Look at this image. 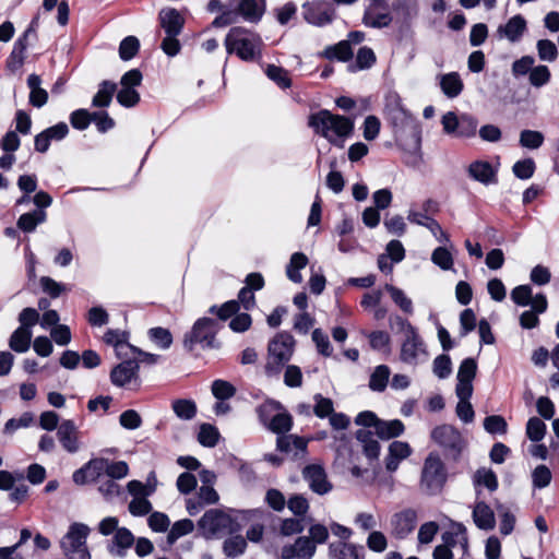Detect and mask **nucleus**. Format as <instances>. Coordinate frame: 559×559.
Listing matches in <instances>:
<instances>
[{"mask_svg": "<svg viewBox=\"0 0 559 559\" xmlns=\"http://www.w3.org/2000/svg\"><path fill=\"white\" fill-rule=\"evenodd\" d=\"M309 126L330 143L340 146L354 130V122L349 118L334 115L326 109L312 114L309 117Z\"/></svg>", "mask_w": 559, "mask_h": 559, "instance_id": "obj_1", "label": "nucleus"}, {"mask_svg": "<svg viewBox=\"0 0 559 559\" xmlns=\"http://www.w3.org/2000/svg\"><path fill=\"white\" fill-rule=\"evenodd\" d=\"M224 44L228 55L235 53L242 61H258L262 57V38L247 28H230Z\"/></svg>", "mask_w": 559, "mask_h": 559, "instance_id": "obj_2", "label": "nucleus"}, {"mask_svg": "<svg viewBox=\"0 0 559 559\" xmlns=\"http://www.w3.org/2000/svg\"><path fill=\"white\" fill-rule=\"evenodd\" d=\"M384 114L394 126L397 136H402L408 130L415 138L416 143L419 142L420 130L418 123L412 114L404 108L402 98L396 92H389L385 95Z\"/></svg>", "mask_w": 559, "mask_h": 559, "instance_id": "obj_3", "label": "nucleus"}, {"mask_svg": "<svg viewBox=\"0 0 559 559\" xmlns=\"http://www.w3.org/2000/svg\"><path fill=\"white\" fill-rule=\"evenodd\" d=\"M265 8V0H239L235 10L226 9L214 19L212 25L224 27L237 23L239 17L249 23H257L262 19Z\"/></svg>", "mask_w": 559, "mask_h": 559, "instance_id": "obj_4", "label": "nucleus"}, {"mask_svg": "<svg viewBox=\"0 0 559 559\" xmlns=\"http://www.w3.org/2000/svg\"><path fill=\"white\" fill-rule=\"evenodd\" d=\"M295 349L293 335L286 332L276 334L267 346V362L265 372L269 376L277 374L281 368L290 360Z\"/></svg>", "mask_w": 559, "mask_h": 559, "instance_id": "obj_5", "label": "nucleus"}, {"mask_svg": "<svg viewBox=\"0 0 559 559\" xmlns=\"http://www.w3.org/2000/svg\"><path fill=\"white\" fill-rule=\"evenodd\" d=\"M396 323L404 333V341L401 346V359L409 365H417L427 358L424 343L416 329L405 319L397 317Z\"/></svg>", "mask_w": 559, "mask_h": 559, "instance_id": "obj_6", "label": "nucleus"}, {"mask_svg": "<svg viewBox=\"0 0 559 559\" xmlns=\"http://www.w3.org/2000/svg\"><path fill=\"white\" fill-rule=\"evenodd\" d=\"M431 440L440 447L445 455L457 460L466 448L467 441L453 426L443 424L435 427L430 432Z\"/></svg>", "mask_w": 559, "mask_h": 559, "instance_id": "obj_7", "label": "nucleus"}, {"mask_svg": "<svg viewBox=\"0 0 559 559\" xmlns=\"http://www.w3.org/2000/svg\"><path fill=\"white\" fill-rule=\"evenodd\" d=\"M90 527L82 523H73L61 539V548L68 559H91L86 546Z\"/></svg>", "mask_w": 559, "mask_h": 559, "instance_id": "obj_8", "label": "nucleus"}, {"mask_svg": "<svg viewBox=\"0 0 559 559\" xmlns=\"http://www.w3.org/2000/svg\"><path fill=\"white\" fill-rule=\"evenodd\" d=\"M198 524L205 538H218L237 531L234 520L225 512L216 509L206 511Z\"/></svg>", "mask_w": 559, "mask_h": 559, "instance_id": "obj_9", "label": "nucleus"}, {"mask_svg": "<svg viewBox=\"0 0 559 559\" xmlns=\"http://www.w3.org/2000/svg\"><path fill=\"white\" fill-rule=\"evenodd\" d=\"M447 481L445 466L437 453H429L421 472V486L431 495L439 492Z\"/></svg>", "mask_w": 559, "mask_h": 559, "instance_id": "obj_10", "label": "nucleus"}, {"mask_svg": "<svg viewBox=\"0 0 559 559\" xmlns=\"http://www.w3.org/2000/svg\"><path fill=\"white\" fill-rule=\"evenodd\" d=\"M217 330L218 325L213 319L201 318L197 320L191 331L185 335V347L189 350H192L197 344H200L203 348L213 347Z\"/></svg>", "mask_w": 559, "mask_h": 559, "instance_id": "obj_11", "label": "nucleus"}, {"mask_svg": "<svg viewBox=\"0 0 559 559\" xmlns=\"http://www.w3.org/2000/svg\"><path fill=\"white\" fill-rule=\"evenodd\" d=\"M281 404L274 401L263 403L259 407L261 420L267 425V428L275 433H285L290 430L293 420L286 412H280Z\"/></svg>", "mask_w": 559, "mask_h": 559, "instance_id": "obj_12", "label": "nucleus"}, {"mask_svg": "<svg viewBox=\"0 0 559 559\" xmlns=\"http://www.w3.org/2000/svg\"><path fill=\"white\" fill-rule=\"evenodd\" d=\"M417 512L413 509H404L394 513L390 519L391 535L397 539L406 538L416 527Z\"/></svg>", "mask_w": 559, "mask_h": 559, "instance_id": "obj_13", "label": "nucleus"}, {"mask_svg": "<svg viewBox=\"0 0 559 559\" xmlns=\"http://www.w3.org/2000/svg\"><path fill=\"white\" fill-rule=\"evenodd\" d=\"M302 476L309 488L322 496L332 490V484L328 480L326 473L321 465L311 464L304 468Z\"/></svg>", "mask_w": 559, "mask_h": 559, "instance_id": "obj_14", "label": "nucleus"}, {"mask_svg": "<svg viewBox=\"0 0 559 559\" xmlns=\"http://www.w3.org/2000/svg\"><path fill=\"white\" fill-rule=\"evenodd\" d=\"M527 29V22L521 15L516 14L509 19L507 23L501 24L497 28L499 39H507L511 44L519 43Z\"/></svg>", "mask_w": 559, "mask_h": 559, "instance_id": "obj_15", "label": "nucleus"}, {"mask_svg": "<svg viewBox=\"0 0 559 559\" xmlns=\"http://www.w3.org/2000/svg\"><path fill=\"white\" fill-rule=\"evenodd\" d=\"M69 133V127L66 122H59L49 127L35 136V150L39 153H46L51 141H61Z\"/></svg>", "mask_w": 559, "mask_h": 559, "instance_id": "obj_16", "label": "nucleus"}, {"mask_svg": "<svg viewBox=\"0 0 559 559\" xmlns=\"http://www.w3.org/2000/svg\"><path fill=\"white\" fill-rule=\"evenodd\" d=\"M391 21L392 17L386 5L380 0H374L364 15L365 25L374 28L385 27Z\"/></svg>", "mask_w": 559, "mask_h": 559, "instance_id": "obj_17", "label": "nucleus"}, {"mask_svg": "<svg viewBox=\"0 0 559 559\" xmlns=\"http://www.w3.org/2000/svg\"><path fill=\"white\" fill-rule=\"evenodd\" d=\"M316 552V545L306 536L298 537L293 545L282 549L283 559H311Z\"/></svg>", "mask_w": 559, "mask_h": 559, "instance_id": "obj_18", "label": "nucleus"}, {"mask_svg": "<svg viewBox=\"0 0 559 559\" xmlns=\"http://www.w3.org/2000/svg\"><path fill=\"white\" fill-rule=\"evenodd\" d=\"M442 543L451 550L460 548L464 556L468 545L465 526L461 523H452L450 530L442 534Z\"/></svg>", "mask_w": 559, "mask_h": 559, "instance_id": "obj_19", "label": "nucleus"}, {"mask_svg": "<svg viewBox=\"0 0 559 559\" xmlns=\"http://www.w3.org/2000/svg\"><path fill=\"white\" fill-rule=\"evenodd\" d=\"M57 436L62 448L69 453H75L80 449L79 431L74 421L64 420L58 427Z\"/></svg>", "mask_w": 559, "mask_h": 559, "instance_id": "obj_20", "label": "nucleus"}, {"mask_svg": "<svg viewBox=\"0 0 559 559\" xmlns=\"http://www.w3.org/2000/svg\"><path fill=\"white\" fill-rule=\"evenodd\" d=\"M139 365L132 360H126L116 366L110 372V380L116 386H124L136 378Z\"/></svg>", "mask_w": 559, "mask_h": 559, "instance_id": "obj_21", "label": "nucleus"}, {"mask_svg": "<svg viewBox=\"0 0 559 559\" xmlns=\"http://www.w3.org/2000/svg\"><path fill=\"white\" fill-rule=\"evenodd\" d=\"M412 454V448L407 442L393 441L389 445V453L385 457V467L389 472H395L400 463Z\"/></svg>", "mask_w": 559, "mask_h": 559, "instance_id": "obj_22", "label": "nucleus"}, {"mask_svg": "<svg viewBox=\"0 0 559 559\" xmlns=\"http://www.w3.org/2000/svg\"><path fill=\"white\" fill-rule=\"evenodd\" d=\"M159 22L166 34H180L185 19L176 9L166 8L159 12Z\"/></svg>", "mask_w": 559, "mask_h": 559, "instance_id": "obj_23", "label": "nucleus"}, {"mask_svg": "<svg viewBox=\"0 0 559 559\" xmlns=\"http://www.w3.org/2000/svg\"><path fill=\"white\" fill-rule=\"evenodd\" d=\"M305 20L316 26H323L332 21L331 15L320 2H309L304 4Z\"/></svg>", "mask_w": 559, "mask_h": 559, "instance_id": "obj_24", "label": "nucleus"}, {"mask_svg": "<svg viewBox=\"0 0 559 559\" xmlns=\"http://www.w3.org/2000/svg\"><path fill=\"white\" fill-rule=\"evenodd\" d=\"M439 85L442 93L449 98L457 97L464 87L463 81L457 72H450L439 76Z\"/></svg>", "mask_w": 559, "mask_h": 559, "instance_id": "obj_25", "label": "nucleus"}, {"mask_svg": "<svg viewBox=\"0 0 559 559\" xmlns=\"http://www.w3.org/2000/svg\"><path fill=\"white\" fill-rule=\"evenodd\" d=\"M468 175L484 185H489L496 180L495 169L490 163L485 160L473 162L468 167Z\"/></svg>", "mask_w": 559, "mask_h": 559, "instance_id": "obj_26", "label": "nucleus"}, {"mask_svg": "<svg viewBox=\"0 0 559 559\" xmlns=\"http://www.w3.org/2000/svg\"><path fill=\"white\" fill-rule=\"evenodd\" d=\"M473 520L480 530H492L495 527V514L491 508L485 502H477L473 510Z\"/></svg>", "mask_w": 559, "mask_h": 559, "instance_id": "obj_27", "label": "nucleus"}, {"mask_svg": "<svg viewBox=\"0 0 559 559\" xmlns=\"http://www.w3.org/2000/svg\"><path fill=\"white\" fill-rule=\"evenodd\" d=\"M307 441L297 436H281L277 438V449L282 452L299 455L306 451Z\"/></svg>", "mask_w": 559, "mask_h": 559, "instance_id": "obj_28", "label": "nucleus"}, {"mask_svg": "<svg viewBox=\"0 0 559 559\" xmlns=\"http://www.w3.org/2000/svg\"><path fill=\"white\" fill-rule=\"evenodd\" d=\"M41 80L37 74L27 78V85L31 90L29 103L37 108L43 107L48 100V93L40 87Z\"/></svg>", "mask_w": 559, "mask_h": 559, "instance_id": "obj_29", "label": "nucleus"}, {"mask_svg": "<svg viewBox=\"0 0 559 559\" xmlns=\"http://www.w3.org/2000/svg\"><path fill=\"white\" fill-rule=\"evenodd\" d=\"M360 546L349 543H334L330 545V556L332 559H359Z\"/></svg>", "mask_w": 559, "mask_h": 559, "instance_id": "obj_30", "label": "nucleus"}, {"mask_svg": "<svg viewBox=\"0 0 559 559\" xmlns=\"http://www.w3.org/2000/svg\"><path fill=\"white\" fill-rule=\"evenodd\" d=\"M404 424L400 419L379 420L377 424L376 433L380 439H392L401 436L404 432Z\"/></svg>", "mask_w": 559, "mask_h": 559, "instance_id": "obj_31", "label": "nucleus"}, {"mask_svg": "<svg viewBox=\"0 0 559 559\" xmlns=\"http://www.w3.org/2000/svg\"><path fill=\"white\" fill-rule=\"evenodd\" d=\"M356 437L357 440L362 444L365 455L369 460L378 459L380 454V444L378 440L374 439L373 435L366 429H359L356 433Z\"/></svg>", "mask_w": 559, "mask_h": 559, "instance_id": "obj_32", "label": "nucleus"}, {"mask_svg": "<svg viewBox=\"0 0 559 559\" xmlns=\"http://www.w3.org/2000/svg\"><path fill=\"white\" fill-rule=\"evenodd\" d=\"M32 336V330L17 328L10 336L9 346L15 353H25L31 346Z\"/></svg>", "mask_w": 559, "mask_h": 559, "instance_id": "obj_33", "label": "nucleus"}, {"mask_svg": "<svg viewBox=\"0 0 559 559\" xmlns=\"http://www.w3.org/2000/svg\"><path fill=\"white\" fill-rule=\"evenodd\" d=\"M308 264V258L302 252H295L292 254L289 263L286 266V275L288 280L294 283H301L302 276L300 270L305 269Z\"/></svg>", "mask_w": 559, "mask_h": 559, "instance_id": "obj_34", "label": "nucleus"}, {"mask_svg": "<svg viewBox=\"0 0 559 559\" xmlns=\"http://www.w3.org/2000/svg\"><path fill=\"white\" fill-rule=\"evenodd\" d=\"M47 214L43 210L24 213L17 219V227L24 233H32L46 221Z\"/></svg>", "mask_w": 559, "mask_h": 559, "instance_id": "obj_35", "label": "nucleus"}, {"mask_svg": "<svg viewBox=\"0 0 559 559\" xmlns=\"http://www.w3.org/2000/svg\"><path fill=\"white\" fill-rule=\"evenodd\" d=\"M171 408L181 420H191L197 415V405L192 400L178 399L173 401Z\"/></svg>", "mask_w": 559, "mask_h": 559, "instance_id": "obj_36", "label": "nucleus"}, {"mask_svg": "<svg viewBox=\"0 0 559 559\" xmlns=\"http://www.w3.org/2000/svg\"><path fill=\"white\" fill-rule=\"evenodd\" d=\"M384 289L390 294L394 304L405 313L413 314L414 307L413 301L406 294L393 285L386 284Z\"/></svg>", "mask_w": 559, "mask_h": 559, "instance_id": "obj_37", "label": "nucleus"}, {"mask_svg": "<svg viewBox=\"0 0 559 559\" xmlns=\"http://www.w3.org/2000/svg\"><path fill=\"white\" fill-rule=\"evenodd\" d=\"M390 378V369L385 365H380L376 367L373 372L370 376L369 388L372 391L382 392L389 382Z\"/></svg>", "mask_w": 559, "mask_h": 559, "instance_id": "obj_38", "label": "nucleus"}, {"mask_svg": "<svg viewBox=\"0 0 559 559\" xmlns=\"http://www.w3.org/2000/svg\"><path fill=\"white\" fill-rule=\"evenodd\" d=\"M117 85L109 81H104L98 92L93 97L92 104L95 107H107L111 103L112 95Z\"/></svg>", "mask_w": 559, "mask_h": 559, "instance_id": "obj_39", "label": "nucleus"}, {"mask_svg": "<svg viewBox=\"0 0 559 559\" xmlns=\"http://www.w3.org/2000/svg\"><path fill=\"white\" fill-rule=\"evenodd\" d=\"M266 76L277 84L281 88H288L292 85L287 70L275 64H267L265 68Z\"/></svg>", "mask_w": 559, "mask_h": 559, "instance_id": "obj_40", "label": "nucleus"}, {"mask_svg": "<svg viewBox=\"0 0 559 559\" xmlns=\"http://www.w3.org/2000/svg\"><path fill=\"white\" fill-rule=\"evenodd\" d=\"M219 432L216 427L211 424H202L198 435V441L207 448H213L217 444Z\"/></svg>", "mask_w": 559, "mask_h": 559, "instance_id": "obj_41", "label": "nucleus"}, {"mask_svg": "<svg viewBox=\"0 0 559 559\" xmlns=\"http://www.w3.org/2000/svg\"><path fill=\"white\" fill-rule=\"evenodd\" d=\"M194 528V524L189 519L177 521L167 535V542L173 545L180 537L190 534Z\"/></svg>", "mask_w": 559, "mask_h": 559, "instance_id": "obj_42", "label": "nucleus"}, {"mask_svg": "<svg viewBox=\"0 0 559 559\" xmlns=\"http://www.w3.org/2000/svg\"><path fill=\"white\" fill-rule=\"evenodd\" d=\"M520 145L528 150H537L544 143V134L535 130H523L520 133Z\"/></svg>", "mask_w": 559, "mask_h": 559, "instance_id": "obj_43", "label": "nucleus"}, {"mask_svg": "<svg viewBox=\"0 0 559 559\" xmlns=\"http://www.w3.org/2000/svg\"><path fill=\"white\" fill-rule=\"evenodd\" d=\"M324 55L329 59H337L340 61H347L353 56L350 44L346 40L340 41L335 46L328 47Z\"/></svg>", "mask_w": 559, "mask_h": 559, "instance_id": "obj_44", "label": "nucleus"}, {"mask_svg": "<svg viewBox=\"0 0 559 559\" xmlns=\"http://www.w3.org/2000/svg\"><path fill=\"white\" fill-rule=\"evenodd\" d=\"M551 471L546 465H537L532 472V485L534 489H543L550 485Z\"/></svg>", "mask_w": 559, "mask_h": 559, "instance_id": "obj_45", "label": "nucleus"}, {"mask_svg": "<svg viewBox=\"0 0 559 559\" xmlns=\"http://www.w3.org/2000/svg\"><path fill=\"white\" fill-rule=\"evenodd\" d=\"M536 49L542 61L554 62L558 58L557 46L550 39L537 40Z\"/></svg>", "mask_w": 559, "mask_h": 559, "instance_id": "obj_46", "label": "nucleus"}, {"mask_svg": "<svg viewBox=\"0 0 559 559\" xmlns=\"http://www.w3.org/2000/svg\"><path fill=\"white\" fill-rule=\"evenodd\" d=\"M474 483L476 485H483L490 491H495L498 488V479L492 469L481 467L476 471L474 475Z\"/></svg>", "mask_w": 559, "mask_h": 559, "instance_id": "obj_47", "label": "nucleus"}, {"mask_svg": "<svg viewBox=\"0 0 559 559\" xmlns=\"http://www.w3.org/2000/svg\"><path fill=\"white\" fill-rule=\"evenodd\" d=\"M247 542L241 535H233L224 542V552L228 557H237L245 552Z\"/></svg>", "mask_w": 559, "mask_h": 559, "instance_id": "obj_48", "label": "nucleus"}, {"mask_svg": "<svg viewBox=\"0 0 559 559\" xmlns=\"http://www.w3.org/2000/svg\"><path fill=\"white\" fill-rule=\"evenodd\" d=\"M431 261L443 271L451 270L454 264L452 253L444 247H438L432 251Z\"/></svg>", "mask_w": 559, "mask_h": 559, "instance_id": "obj_49", "label": "nucleus"}, {"mask_svg": "<svg viewBox=\"0 0 559 559\" xmlns=\"http://www.w3.org/2000/svg\"><path fill=\"white\" fill-rule=\"evenodd\" d=\"M150 340L159 348L167 349L173 344L171 333L164 328H152L148 330Z\"/></svg>", "mask_w": 559, "mask_h": 559, "instance_id": "obj_50", "label": "nucleus"}, {"mask_svg": "<svg viewBox=\"0 0 559 559\" xmlns=\"http://www.w3.org/2000/svg\"><path fill=\"white\" fill-rule=\"evenodd\" d=\"M546 433V425L538 417H531L526 424V436L533 442L544 439Z\"/></svg>", "mask_w": 559, "mask_h": 559, "instance_id": "obj_51", "label": "nucleus"}, {"mask_svg": "<svg viewBox=\"0 0 559 559\" xmlns=\"http://www.w3.org/2000/svg\"><path fill=\"white\" fill-rule=\"evenodd\" d=\"M140 41L134 36L126 37L119 46V57L124 60H131L139 51Z\"/></svg>", "mask_w": 559, "mask_h": 559, "instance_id": "obj_52", "label": "nucleus"}, {"mask_svg": "<svg viewBox=\"0 0 559 559\" xmlns=\"http://www.w3.org/2000/svg\"><path fill=\"white\" fill-rule=\"evenodd\" d=\"M369 340L370 347L373 350L385 352L389 349L391 337L389 333L384 331H373L366 334Z\"/></svg>", "mask_w": 559, "mask_h": 559, "instance_id": "obj_53", "label": "nucleus"}, {"mask_svg": "<svg viewBox=\"0 0 559 559\" xmlns=\"http://www.w3.org/2000/svg\"><path fill=\"white\" fill-rule=\"evenodd\" d=\"M484 428L488 433L491 435H504L508 429V424L502 416L491 415L485 418Z\"/></svg>", "mask_w": 559, "mask_h": 559, "instance_id": "obj_54", "label": "nucleus"}, {"mask_svg": "<svg viewBox=\"0 0 559 559\" xmlns=\"http://www.w3.org/2000/svg\"><path fill=\"white\" fill-rule=\"evenodd\" d=\"M478 121L469 115H462L460 117V127L457 129V136L472 138L476 134Z\"/></svg>", "mask_w": 559, "mask_h": 559, "instance_id": "obj_55", "label": "nucleus"}, {"mask_svg": "<svg viewBox=\"0 0 559 559\" xmlns=\"http://www.w3.org/2000/svg\"><path fill=\"white\" fill-rule=\"evenodd\" d=\"M212 393L217 400H228L236 393L235 386L225 380H215L212 383Z\"/></svg>", "mask_w": 559, "mask_h": 559, "instance_id": "obj_56", "label": "nucleus"}, {"mask_svg": "<svg viewBox=\"0 0 559 559\" xmlns=\"http://www.w3.org/2000/svg\"><path fill=\"white\" fill-rule=\"evenodd\" d=\"M512 170L516 178L526 180L533 177L535 171V163L532 158L518 160L513 165Z\"/></svg>", "mask_w": 559, "mask_h": 559, "instance_id": "obj_57", "label": "nucleus"}, {"mask_svg": "<svg viewBox=\"0 0 559 559\" xmlns=\"http://www.w3.org/2000/svg\"><path fill=\"white\" fill-rule=\"evenodd\" d=\"M129 474V466L124 461H109L106 459V476L111 479H122Z\"/></svg>", "mask_w": 559, "mask_h": 559, "instance_id": "obj_58", "label": "nucleus"}, {"mask_svg": "<svg viewBox=\"0 0 559 559\" xmlns=\"http://www.w3.org/2000/svg\"><path fill=\"white\" fill-rule=\"evenodd\" d=\"M312 341L316 344L318 352L324 357H330L333 353V348L329 341V336L321 330L314 329L312 332Z\"/></svg>", "mask_w": 559, "mask_h": 559, "instance_id": "obj_59", "label": "nucleus"}, {"mask_svg": "<svg viewBox=\"0 0 559 559\" xmlns=\"http://www.w3.org/2000/svg\"><path fill=\"white\" fill-rule=\"evenodd\" d=\"M376 62V56L372 49L362 47L356 56V66L350 67L352 71L369 69Z\"/></svg>", "mask_w": 559, "mask_h": 559, "instance_id": "obj_60", "label": "nucleus"}, {"mask_svg": "<svg viewBox=\"0 0 559 559\" xmlns=\"http://www.w3.org/2000/svg\"><path fill=\"white\" fill-rule=\"evenodd\" d=\"M533 290L530 285H519L511 292V299L518 306H528L532 301Z\"/></svg>", "mask_w": 559, "mask_h": 559, "instance_id": "obj_61", "label": "nucleus"}, {"mask_svg": "<svg viewBox=\"0 0 559 559\" xmlns=\"http://www.w3.org/2000/svg\"><path fill=\"white\" fill-rule=\"evenodd\" d=\"M530 83L535 87H542L550 80V71L546 66L533 67L528 75Z\"/></svg>", "mask_w": 559, "mask_h": 559, "instance_id": "obj_62", "label": "nucleus"}, {"mask_svg": "<svg viewBox=\"0 0 559 559\" xmlns=\"http://www.w3.org/2000/svg\"><path fill=\"white\" fill-rule=\"evenodd\" d=\"M117 100L123 107H133L140 102V94L133 87L121 86Z\"/></svg>", "mask_w": 559, "mask_h": 559, "instance_id": "obj_63", "label": "nucleus"}, {"mask_svg": "<svg viewBox=\"0 0 559 559\" xmlns=\"http://www.w3.org/2000/svg\"><path fill=\"white\" fill-rule=\"evenodd\" d=\"M367 547L374 552H383L388 547V539L380 531H372L366 540Z\"/></svg>", "mask_w": 559, "mask_h": 559, "instance_id": "obj_64", "label": "nucleus"}]
</instances>
